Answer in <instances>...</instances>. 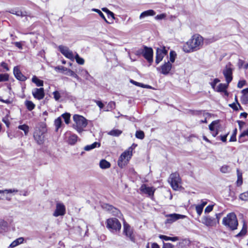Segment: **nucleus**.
<instances>
[{
    "instance_id": "1",
    "label": "nucleus",
    "mask_w": 248,
    "mask_h": 248,
    "mask_svg": "<svg viewBox=\"0 0 248 248\" xmlns=\"http://www.w3.org/2000/svg\"><path fill=\"white\" fill-rule=\"evenodd\" d=\"M203 45V38L199 34L193 35L183 46V50L190 53L200 49Z\"/></svg>"
},
{
    "instance_id": "2",
    "label": "nucleus",
    "mask_w": 248,
    "mask_h": 248,
    "mask_svg": "<svg viewBox=\"0 0 248 248\" xmlns=\"http://www.w3.org/2000/svg\"><path fill=\"white\" fill-rule=\"evenodd\" d=\"M73 120L75 123L73 125V128L78 133H81L88 124L87 120L81 115L75 114L73 116Z\"/></svg>"
},
{
    "instance_id": "3",
    "label": "nucleus",
    "mask_w": 248,
    "mask_h": 248,
    "mask_svg": "<svg viewBox=\"0 0 248 248\" xmlns=\"http://www.w3.org/2000/svg\"><path fill=\"white\" fill-rule=\"evenodd\" d=\"M222 224L232 230H236L238 225L236 215L234 213L228 214L223 218Z\"/></svg>"
},
{
    "instance_id": "4",
    "label": "nucleus",
    "mask_w": 248,
    "mask_h": 248,
    "mask_svg": "<svg viewBox=\"0 0 248 248\" xmlns=\"http://www.w3.org/2000/svg\"><path fill=\"white\" fill-rule=\"evenodd\" d=\"M136 146V144H133L131 147L121 155L118 161V164L120 167L122 168L127 164L132 155L133 150Z\"/></svg>"
},
{
    "instance_id": "5",
    "label": "nucleus",
    "mask_w": 248,
    "mask_h": 248,
    "mask_svg": "<svg viewBox=\"0 0 248 248\" xmlns=\"http://www.w3.org/2000/svg\"><path fill=\"white\" fill-rule=\"evenodd\" d=\"M46 130L44 127L37 128L33 133L34 140L39 144H41L44 142L45 139V133Z\"/></svg>"
},
{
    "instance_id": "6",
    "label": "nucleus",
    "mask_w": 248,
    "mask_h": 248,
    "mask_svg": "<svg viewBox=\"0 0 248 248\" xmlns=\"http://www.w3.org/2000/svg\"><path fill=\"white\" fill-rule=\"evenodd\" d=\"M107 227L113 232L119 231L121 228V224L118 219L111 218L107 220Z\"/></svg>"
},
{
    "instance_id": "7",
    "label": "nucleus",
    "mask_w": 248,
    "mask_h": 248,
    "mask_svg": "<svg viewBox=\"0 0 248 248\" xmlns=\"http://www.w3.org/2000/svg\"><path fill=\"white\" fill-rule=\"evenodd\" d=\"M137 55L142 54L143 56L151 64L153 61V50L152 48L145 46L143 49L137 51Z\"/></svg>"
},
{
    "instance_id": "8",
    "label": "nucleus",
    "mask_w": 248,
    "mask_h": 248,
    "mask_svg": "<svg viewBox=\"0 0 248 248\" xmlns=\"http://www.w3.org/2000/svg\"><path fill=\"white\" fill-rule=\"evenodd\" d=\"M181 179L179 175L177 173H173L170 174L169 182L170 183L172 188L175 190H178L179 188Z\"/></svg>"
},
{
    "instance_id": "9",
    "label": "nucleus",
    "mask_w": 248,
    "mask_h": 248,
    "mask_svg": "<svg viewBox=\"0 0 248 248\" xmlns=\"http://www.w3.org/2000/svg\"><path fill=\"white\" fill-rule=\"evenodd\" d=\"M66 213V208L65 205L62 202H57L56 204V209L53 213L55 217L63 216Z\"/></svg>"
},
{
    "instance_id": "10",
    "label": "nucleus",
    "mask_w": 248,
    "mask_h": 248,
    "mask_svg": "<svg viewBox=\"0 0 248 248\" xmlns=\"http://www.w3.org/2000/svg\"><path fill=\"white\" fill-rule=\"evenodd\" d=\"M168 51L164 46H160L156 49L155 63L157 64L162 61L163 58L167 54Z\"/></svg>"
},
{
    "instance_id": "11",
    "label": "nucleus",
    "mask_w": 248,
    "mask_h": 248,
    "mask_svg": "<svg viewBox=\"0 0 248 248\" xmlns=\"http://www.w3.org/2000/svg\"><path fill=\"white\" fill-rule=\"evenodd\" d=\"M59 50L67 58L74 60V55L68 47L61 45L59 46Z\"/></svg>"
},
{
    "instance_id": "12",
    "label": "nucleus",
    "mask_w": 248,
    "mask_h": 248,
    "mask_svg": "<svg viewBox=\"0 0 248 248\" xmlns=\"http://www.w3.org/2000/svg\"><path fill=\"white\" fill-rule=\"evenodd\" d=\"M167 217L166 222L167 223H172L179 219H184L186 216L178 214H171L166 216Z\"/></svg>"
},
{
    "instance_id": "13",
    "label": "nucleus",
    "mask_w": 248,
    "mask_h": 248,
    "mask_svg": "<svg viewBox=\"0 0 248 248\" xmlns=\"http://www.w3.org/2000/svg\"><path fill=\"white\" fill-rule=\"evenodd\" d=\"M124 233L127 237L129 238L131 241L134 242L135 238L133 235V230L129 224L125 222L124 223Z\"/></svg>"
},
{
    "instance_id": "14",
    "label": "nucleus",
    "mask_w": 248,
    "mask_h": 248,
    "mask_svg": "<svg viewBox=\"0 0 248 248\" xmlns=\"http://www.w3.org/2000/svg\"><path fill=\"white\" fill-rule=\"evenodd\" d=\"M171 68L172 64L168 61L161 65L160 67L157 68V69L159 71L161 74L166 75L170 73Z\"/></svg>"
},
{
    "instance_id": "15",
    "label": "nucleus",
    "mask_w": 248,
    "mask_h": 248,
    "mask_svg": "<svg viewBox=\"0 0 248 248\" xmlns=\"http://www.w3.org/2000/svg\"><path fill=\"white\" fill-rule=\"evenodd\" d=\"M32 94L35 98L38 100H41L43 99L45 96L44 88H34L32 91Z\"/></svg>"
},
{
    "instance_id": "16",
    "label": "nucleus",
    "mask_w": 248,
    "mask_h": 248,
    "mask_svg": "<svg viewBox=\"0 0 248 248\" xmlns=\"http://www.w3.org/2000/svg\"><path fill=\"white\" fill-rule=\"evenodd\" d=\"M219 124L218 121H215L209 125V128L212 132L213 136L216 137L218 134Z\"/></svg>"
},
{
    "instance_id": "17",
    "label": "nucleus",
    "mask_w": 248,
    "mask_h": 248,
    "mask_svg": "<svg viewBox=\"0 0 248 248\" xmlns=\"http://www.w3.org/2000/svg\"><path fill=\"white\" fill-rule=\"evenodd\" d=\"M202 222L207 226H213L216 224L214 217L209 216H204L202 218Z\"/></svg>"
},
{
    "instance_id": "18",
    "label": "nucleus",
    "mask_w": 248,
    "mask_h": 248,
    "mask_svg": "<svg viewBox=\"0 0 248 248\" xmlns=\"http://www.w3.org/2000/svg\"><path fill=\"white\" fill-rule=\"evenodd\" d=\"M223 74L225 77L227 84H229L232 80V69L228 65L226 66L225 69L223 71Z\"/></svg>"
},
{
    "instance_id": "19",
    "label": "nucleus",
    "mask_w": 248,
    "mask_h": 248,
    "mask_svg": "<svg viewBox=\"0 0 248 248\" xmlns=\"http://www.w3.org/2000/svg\"><path fill=\"white\" fill-rule=\"evenodd\" d=\"M67 134L68 135V139L67 140V143L71 145L75 144L78 140V136L71 132L67 133Z\"/></svg>"
},
{
    "instance_id": "20",
    "label": "nucleus",
    "mask_w": 248,
    "mask_h": 248,
    "mask_svg": "<svg viewBox=\"0 0 248 248\" xmlns=\"http://www.w3.org/2000/svg\"><path fill=\"white\" fill-rule=\"evenodd\" d=\"M228 84L227 83L226 84L220 83L214 90L217 92L223 93L225 95L228 96L229 93L226 91V89L228 86Z\"/></svg>"
},
{
    "instance_id": "21",
    "label": "nucleus",
    "mask_w": 248,
    "mask_h": 248,
    "mask_svg": "<svg viewBox=\"0 0 248 248\" xmlns=\"http://www.w3.org/2000/svg\"><path fill=\"white\" fill-rule=\"evenodd\" d=\"M18 190L16 189H5V190H0V200H4L6 199L7 200H10V198L7 197L5 196V194L8 193H17Z\"/></svg>"
},
{
    "instance_id": "22",
    "label": "nucleus",
    "mask_w": 248,
    "mask_h": 248,
    "mask_svg": "<svg viewBox=\"0 0 248 248\" xmlns=\"http://www.w3.org/2000/svg\"><path fill=\"white\" fill-rule=\"evenodd\" d=\"M140 189L142 193L147 194L149 196H152L154 195L155 189L152 187H148L146 185H142Z\"/></svg>"
},
{
    "instance_id": "23",
    "label": "nucleus",
    "mask_w": 248,
    "mask_h": 248,
    "mask_svg": "<svg viewBox=\"0 0 248 248\" xmlns=\"http://www.w3.org/2000/svg\"><path fill=\"white\" fill-rule=\"evenodd\" d=\"M14 74L15 77L20 81H25L26 79L25 77L20 72L18 67H15L14 68Z\"/></svg>"
},
{
    "instance_id": "24",
    "label": "nucleus",
    "mask_w": 248,
    "mask_h": 248,
    "mask_svg": "<svg viewBox=\"0 0 248 248\" xmlns=\"http://www.w3.org/2000/svg\"><path fill=\"white\" fill-rule=\"evenodd\" d=\"M103 208L106 209L114 216H118L120 213V211L118 209L109 204H104Z\"/></svg>"
},
{
    "instance_id": "25",
    "label": "nucleus",
    "mask_w": 248,
    "mask_h": 248,
    "mask_svg": "<svg viewBox=\"0 0 248 248\" xmlns=\"http://www.w3.org/2000/svg\"><path fill=\"white\" fill-rule=\"evenodd\" d=\"M24 238L22 237H19L14 240L9 246V248H14L20 244L23 243Z\"/></svg>"
},
{
    "instance_id": "26",
    "label": "nucleus",
    "mask_w": 248,
    "mask_h": 248,
    "mask_svg": "<svg viewBox=\"0 0 248 248\" xmlns=\"http://www.w3.org/2000/svg\"><path fill=\"white\" fill-rule=\"evenodd\" d=\"M155 14V11L153 10H149L147 11H145L140 14V18L142 19L148 16H154Z\"/></svg>"
},
{
    "instance_id": "27",
    "label": "nucleus",
    "mask_w": 248,
    "mask_h": 248,
    "mask_svg": "<svg viewBox=\"0 0 248 248\" xmlns=\"http://www.w3.org/2000/svg\"><path fill=\"white\" fill-rule=\"evenodd\" d=\"M100 146V143L98 142H95L91 145H88L85 146L84 150L87 151H90L96 147H99Z\"/></svg>"
},
{
    "instance_id": "28",
    "label": "nucleus",
    "mask_w": 248,
    "mask_h": 248,
    "mask_svg": "<svg viewBox=\"0 0 248 248\" xmlns=\"http://www.w3.org/2000/svg\"><path fill=\"white\" fill-rule=\"evenodd\" d=\"M10 12L14 15H16L18 16H24L27 15V13L26 12H23L20 10H16V9H12Z\"/></svg>"
},
{
    "instance_id": "29",
    "label": "nucleus",
    "mask_w": 248,
    "mask_h": 248,
    "mask_svg": "<svg viewBox=\"0 0 248 248\" xmlns=\"http://www.w3.org/2000/svg\"><path fill=\"white\" fill-rule=\"evenodd\" d=\"M8 223L3 219H0V233L5 231L8 228Z\"/></svg>"
},
{
    "instance_id": "30",
    "label": "nucleus",
    "mask_w": 248,
    "mask_h": 248,
    "mask_svg": "<svg viewBox=\"0 0 248 248\" xmlns=\"http://www.w3.org/2000/svg\"><path fill=\"white\" fill-rule=\"evenodd\" d=\"M99 166L101 169H106L109 168L110 167V164L107 160L102 159L100 162Z\"/></svg>"
},
{
    "instance_id": "31",
    "label": "nucleus",
    "mask_w": 248,
    "mask_h": 248,
    "mask_svg": "<svg viewBox=\"0 0 248 248\" xmlns=\"http://www.w3.org/2000/svg\"><path fill=\"white\" fill-rule=\"evenodd\" d=\"M159 238L163 240H165V241H177L178 240V238L177 237H169V236H166V235H160L159 236Z\"/></svg>"
},
{
    "instance_id": "32",
    "label": "nucleus",
    "mask_w": 248,
    "mask_h": 248,
    "mask_svg": "<svg viewBox=\"0 0 248 248\" xmlns=\"http://www.w3.org/2000/svg\"><path fill=\"white\" fill-rule=\"evenodd\" d=\"M18 129L24 131V135L27 136L29 132V127L28 125L24 124L18 126Z\"/></svg>"
},
{
    "instance_id": "33",
    "label": "nucleus",
    "mask_w": 248,
    "mask_h": 248,
    "mask_svg": "<svg viewBox=\"0 0 248 248\" xmlns=\"http://www.w3.org/2000/svg\"><path fill=\"white\" fill-rule=\"evenodd\" d=\"M25 105L27 109L30 111L33 109L35 106V104L32 101L29 100H26L25 102Z\"/></svg>"
},
{
    "instance_id": "34",
    "label": "nucleus",
    "mask_w": 248,
    "mask_h": 248,
    "mask_svg": "<svg viewBox=\"0 0 248 248\" xmlns=\"http://www.w3.org/2000/svg\"><path fill=\"white\" fill-rule=\"evenodd\" d=\"M32 82L34 83L36 86L42 87L43 86L44 82L43 80L38 79L36 76H33L32 78Z\"/></svg>"
},
{
    "instance_id": "35",
    "label": "nucleus",
    "mask_w": 248,
    "mask_h": 248,
    "mask_svg": "<svg viewBox=\"0 0 248 248\" xmlns=\"http://www.w3.org/2000/svg\"><path fill=\"white\" fill-rule=\"evenodd\" d=\"M247 232V225L246 223L244 222L243 228L241 231V232L238 233L236 236V237H239L241 236H243L245 235Z\"/></svg>"
},
{
    "instance_id": "36",
    "label": "nucleus",
    "mask_w": 248,
    "mask_h": 248,
    "mask_svg": "<svg viewBox=\"0 0 248 248\" xmlns=\"http://www.w3.org/2000/svg\"><path fill=\"white\" fill-rule=\"evenodd\" d=\"M239 198L242 201L248 202V191L240 194Z\"/></svg>"
},
{
    "instance_id": "37",
    "label": "nucleus",
    "mask_w": 248,
    "mask_h": 248,
    "mask_svg": "<svg viewBox=\"0 0 248 248\" xmlns=\"http://www.w3.org/2000/svg\"><path fill=\"white\" fill-rule=\"evenodd\" d=\"M75 59L78 64L80 65L84 64L85 62L83 58L80 57L79 55L77 53L75 56H74V59Z\"/></svg>"
},
{
    "instance_id": "38",
    "label": "nucleus",
    "mask_w": 248,
    "mask_h": 248,
    "mask_svg": "<svg viewBox=\"0 0 248 248\" xmlns=\"http://www.w3.org/2000/svg\"><path fill=\"white\" fill-rule=\"evenodd\" d=\"M237 180L236 182L237 186H240L243 183V179H242V173H240L238 170H237Z\"/></svg>"
},
{
    "instance_id": "39",
    "label": "nucleus",
    "mask_w": 248,
    "mask_h": 248,
    "mask_svg": "<svg viewBox=\"0 0 248 248\" xmlns=\"http://www.w3.org/2000/svg\"><path fill=\"white\" fill-rule=\"evenodd\" d=\"M122 132L120 130L113 129L108 132V134L113 136H119Z\"/></svg>"
},
{
    "instance_id": "40",
    "label": "nucleus",
    "mask_w": 248,
    "mask_h": 248,
    "mask_svg": "<svg viewBox=\"0 0 248 248\" xmlns=\"http://www.w3.org/2000/svg\"><path fill=\"white\" fill-rule=\"evenodd\" d=\"M65 74L73 77L78 80L79 79L78 76L74 71L70 69H68V71L65 73Z\"/></svg>"
},
{
    "instance_id": "41",
    "label": "nucleus",
    "mask_w": 248,
    "mask_h": 248,
    "mask_svg": "<svg viewBox=\"0 0 248 248\" xmlns=\"http://www.w3.org/2000/svg\"><path fill=\"white\" fill-rule=\"evenodd\" d=\"M54 124L56 128V130L57 131L58 129L61 126L62 119L61 117H58L55 120Z\"/></svg>"
},
{
    "instance_id": "42",
    "label": "nucleus",
    "mask_w": 248,
    "mask_h": 248,
    "mask_svg": "<svg viewBox=\"0 0 248 248\" xmlns=\"http://www.w3.org/2000/svg\"><path fill=\"white\" fill-rule=\"evenodd\" d=\"M62 117L64 120L65 123L68 124L70 122V115L69 113H66L62 115Z\"/></svg>"
},
{
    "instance_id": "43",
    "label": "nucleus",
    "mask_w": 248,
    "mask_h": 248,
    "mask_svg": "<svg viewBox=\"0 0 248 248\" xmlns=\"http://www.w3.org/2000/svg\"><path fill=\"white\" fill-rule=\"evenodd\" d=\"M248 136V129L244 131L240 135L239 138V142H243L245 140H243L242 138L246 136Z\"/></svg>"
},
{
    "instance_id": "44",
    "label": "nucleus",
    "mask_w": 248,
    "mask_h": 248,
    "mask_svg": "<svg viewBox=\"0 0 248 248\" xmlns=\"http://www.w3.org/2000/svg\"><path fill=\"white\" fill-rule=\"evenodd\" d=\"M80 74L83 76L86 79H88L89 77L90 76L88 71L85 69H81L80 70Z\"/></svg>"
},
{
    "instance_id": "45",
    "label": "nucleus",
    "mask_w": 248,
    "mask_h": 248,
    "mask_svg": "<svg viewBox=\"0 0 248 248\" xmlns=\"http://www.w3.org/2000/svg\"><path fill=\"white\" fill-rule=\"evenodd\" d=\"M135 135L137 138L140 140H142L144 138V133L141 130L137 131Z\"/></svg>"
},
{
    "instance_id": "46",
    "label": "nucleus",
    "mask_w": 248,
    "mask_h": 248,
    "mask_svg": "<svg viewBox=\"0 0 248 248\" xmlns=\"http://www.w3.org/2000/svg\"><path fill=\"white\" fill-rule=\"evenodd\" d=\"M220 171L222 173H226L230 172V167L228 165H223L220 169Z\"/></svg>"
},
{
    "instance_id": "47",
    "label": "nucleus",
    "mask_w": 248,
    "mask_h": 248,
    "mask_svg": "<svg viewBox=\"0 0 248 248\" xmlns=\"http://www.w3.org/2000/svg\"><path fill=\"white\" fill-rule=\"evenodd\" d=\"M92 10L93 11H94V12L97 13L99 14V15L106 22L108 23V22L106 19L104 14L101 12V11L100 10L97 9H93Z\"/></svg>"
},
{
    "instance_id": "48",
    "label": "nucleus",
    "mask_w": 248,
    "mask_h": 248,
    "mask_svg": "<svg viewBox=\"0 0 248 248\" xmlns=\"http://www.w3.org/2000/svg\"><path fill=\"white\" fill-rule=\"evenodd\" d=\"M8 78L9 76L7 74H0V82L7 81Z\"/></svg>"
},
{
    "instance_id": "49",
    "label": "nucleus",
    "mask_w": 248,
    "mask_h": 248,
    "mask_svg": "<svg viewBox=\"0 0 248 248\" xmlns=\"http://www.w3.org/2000/svg\"><path fill=\"white\" fill-rule=\"evenodd\" d=\"M53 95L56 101H59L61 97L60 93L57 91L54 92L53 93Z\"/></svg>"
},
{
    "instance_id": "50",
    "label": "nucleus",
    "mask_w": 248,
    "mask_h": 248,
    "mask_svg": "<svg viewBox=\"0 0 248 248\" xmlns=\"http://www.w3.org/2000/svg\"><path fill=\"white\" fill-rule=\"evenodd\" d=\"M196 211L199 216H200L202 212L203 208L199 204L196 205Z\"/></svg>"
},
{
    "instance_id": "51",
    "label": "nucleus",
    "mask_w": 248,
    "mask_h": 248,
    "mask_svg": "<svg viewBox=\"0 0 248 248\" xmlns=\"http://www.w3.org/2000/svg\"><path fill=\"white\" fill-rule=\"evenodd\" d=\"M176 54L173 51H170V62L173 63L175 61V57Z\"/></svg>"
},
{
    "instance_id": "52",
    "label": "nucleus",
    "mask_w": 248,
    "mask_h": 248,
    "mask_svg": "<svg viewBox=\"0 0 248 248\" xmlns=\"http://www.w3.org/2000/svg\"><path fill=\"white\" fill-rule=\"evenodd\" d=\"M55 69L57 70H59L60 71H61V72L62 73H64V72H66L68 71V69L64 67V66H58L56 67H55Z\"/></svg>"
},
{
    "instance_id": "53",
    "label": "nucleus",
    "mask_w": 248,
    "mask_h": 248,
    "mask_svg": "<svg viewBox=\"0 0 248 248\" xmlns=\"http://www.w3.org/2000/svg\"><path fill=\"white\" fill-rule=\"evenodd\" d=\"M107 107L108 108V109L107 110H108L109 109H112L114 108L115 107V103L113 101L109 102L108 104Z\"/></svg>"
},
{
    "instance_id": "54",
    "label": "nucleus",
    "mask_w": 248,
    "mask_h": 248,
    "mask_svg": "<svg viewBox=\"0 0 248 248\" xmlns=\"http://www.w3.org/2000/svg\"><path fill=\"white\" fill-rule=\"evenodd\" d=\"M246 82L244 80L239 81L237 84L238 88H242L246 84Z\"/></svg>"
},
{
    "instance_id": "55",
    "label": "nucleus",
    "mask_w": 248,
    "mask_h": 248,
    "mask_svg": "<svg viewBox=\"0 0 248 248\" xmlns=\"http://www.w3.org/2000/svg\"><path fill=\"white\" fill-rule=\"evenodd\" d=\"M229 106L234 110H238V106L237 104V103H233L232 104H229Z\"/></svg>"
},
{
    "instance_id": "56",
    "label": "nucleus",
    "mask_w": 248,
    "mask_h": 248,
    "mask_svg": "<svg viewBox=\"0 0 248 248\" xmlns=\"http://www.w3.org/2000/svg\"><path fill=\"white\" fill-rule=\"evenodd\" d=\"M219 82V80L217 78H215L213 82H212L211 83V86L212 87V88L214 89H215L216 88V84Z\"/></svg>"
},
{
    "instance_id": "57",
    "label": "nucleus",
    "mask_w": 248,
    "mask_h": 248,
    "mask_svg": "<svg viewBox=\"0 0 248 248\" xmlns=\"http://www.w3.org/2000/svg\"><path fill=\"white\" fill-rule=\"evenodd\" d=\"M166 14H160V15H157L155 17V18L156 19H158V20H160V19H164L166 17Z\"/></svg>"
},
{
    "instance_id": "58",
    "label": "nucleus",
    "mask_w": 248,
    "mask_h": 248,
    "mask_svg": "<svg viewBox=\"0 0 248 248\" xmlns=\"http://www.w3.org/2000/svg\"><path fill=\"white\" fill-rule=\"evenodd\" d=\"M162 248H174V246L169 243H164Z\"/></svg>"
},
{
    "instance_id": "59",
    "label": "nucleus",
    "mask_w": 248,
    "mask_h": 248,
    "mask_svg": "<svg viewBox=\"0 0 248 248\" xmlns=\"http://www.w3.org/2000/svg\"><path fill=\"white\" fill-rule=\"evenodd\" d=\"M213 208V205H208L205 208L204 212H205V213H209L212 211Z\"/></svg>"
},
{
    "instance_id": "60",
    "label": "nucleus",
    "mask_w": 248,
    "mask_h": 248,
    "mask_svg": "<svg viewBox=\"0 0 248 248\" xmlns=\"http://www.w3.org/2000/svg\"><path fill=\"white\" fill-rule=\"evenodd\" d=\"M94 101L96 103V104H97V105L100 108V109H102L103 108L104 104L101 101H98V100H95Z\"/></svg>"
},
{
    "instance_id": "61",
    "label": "nucleus",
    "mask_w": 248,
    "mask_h": 248,
    "mask_svg": "<svg viewBox=\"0 0 248 248\" xmlns=\"http://www.w3.org/2000/svg\"><path fill=\"white\" fill-rule=\"evenodd\" d=\"M2 122L6 124L7 127L9 126L10 122L7 118H4L2 119Z\"/></svg>"
},
{
    "instance_id": "62",
    "label": "nucleus",
    "mask_w": 248,
    "mask_h": 248,
    "mask_svg": "<svg viewBox=\"0 0 248 248\" xmlns=\"http://www.w3.org/2000/svg\"><path fill=\"white\" fill-rule=\"evenodd\" d=\"M244 64V61H243L242 60H240V59H239L238 60V62L237 64H238V66L239 69L243 67Z\"/></svg>"
},
{
    "instance_id": "63",
    "label": "nucleus",
    "mask_w": 248,
    "mask_h": 248,
    "mask_svg": "<svg viewBox=\"0 0 248 248\" xmlns=\"http://www.w3.org/2000/svg\"><path fill=\"white\" fill-rule=\"evenodd\" d=\"M14 45L18 48L22 49V44L20 42H16L14 43Z\"/></svg>"
},
{
    "instance_id": "64",
    "label": "nucleus",
    "mask_w": 248,
    "mask_h": 248,
    "mask_svg": "<svg viewBox=\"0 0 248 248\" xmlns=\"http://www.w3.org/2000/svg\"><path fill=\"white\" fill-rule=\"evenodd\" d=\"M239 128L241 129L242 127L245 124V123L241 121H237Z\"/></svg>"
}]
</instances>
